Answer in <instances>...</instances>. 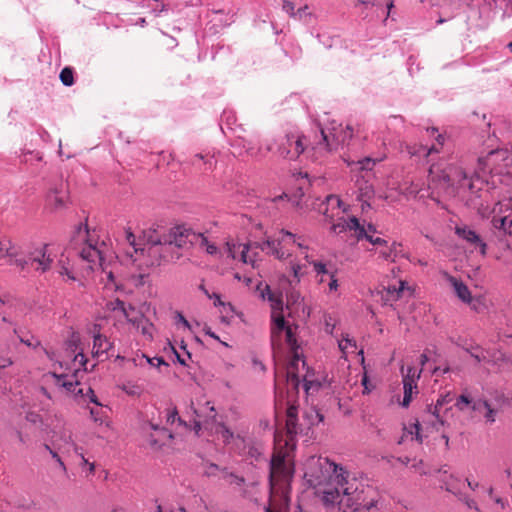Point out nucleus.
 Returning <instances> with one entry per match:
<instances>
[{
    "label": "nucleus",
    "mask_w": 512,
    "mask_h": 512,
    "mask_svg": "<svg viewBox=\"0 0 512 512\" xmlns=\"http://www.w3.org/2000/svg\"><path fill=\"white\" fill-rule=\"evenodd\" d=\"M304 478L329 512H355L361 506L362 491L348 473L326 457L311 456L304 463Z\"/></svg>",
    "instance_id": "obj_1"
},
{
    "label": "nucleus",
    "mask_w": 512,
    "mask_h": 512,
    "mask_svg": "<svg viewBox=\"0 0 512 512\" xmlns=\"http://www.w3.org/2000/svg\"><path fill=\"white\" fill-rule=\"evenodd\" d=\"M484 181L476 172L468 177L467 173L457 165H447L440 168L432 165L429 169V189L432 193H442L446 196H466L467 193L477 194L483 187Z\"/></svg>",
    "instance_id": "obj_2"
},
{
    "label": "nucleus",
    "mask_w": 512,
    "mask_h": 512,
    "mask_svg": "<svg viewBox=\"0 0 512 512\" xmlns=\"http://www.w3.org/2000/svg\"><path fill=\"white\" fill-rule=\"evenodd\" d=\"M320 135L321 140L317 142L312 149L315 151L316 155L324 156L336 149L338 145L348 144L353 136V129L349 125L342 127L340 124L337 128H333V132L330 133L333 138L332 141L329 140L328 134H326L322 128L320 129Z\"/></svg>",
    "instance_id": "obj_3"
},
{
    "label": "nucleus",
    "mask_w": 512,
    "mask_h": 512,
    "mask_svg": "<svg viewBox=\"0 0 512 512\" xmlns=\"http://www.w3.org/2000/svg\"><path fill=\"white\" fill-rule=\"evenodd\" d=\"M284 331H285V335H286V342L290 346V348L293 352V357L286 369L287 383L295 392H297L299 383H300L299 376H298V370H299L298 366H299V363L301 362L302 367H305V361L302 360V356L298 353L297 340H296V337H295L292 327L288 325L284 329Z\"/></svg>",
    "instance_id": "obj_4"
},
{
    "label": "nucleus",
    "mask_w": 512,
    "mask_h": 512,
    "mask_svg": "<svg viewBox=\"0 0 512 512\" xmlns=\"http://www.w3.org/2000/svg\"><path fill=\"white\" fill-rule=\"evenodd\" d=\"M88 233L87 225L80 224L78 226L74 240L77 239L78 241L84 242V246L79 251V256L89 264L90 269H94L96 265L103 267L104 258L102 251L96 245L92 244L91 240L87 239Z\"/></svg>",
    "instance_id": "obj_5"
},
{
    "label": "nucleus",
    "mask_w": 512,
    "mask_h": 512,
    "mask_svg": "<svg viewBox=\"0 0 512 512\" xmlns=\"http://www.w3.org/2000/svg\"><path fill=\"white\" fill-rule=\"evenodd\" d=\"M492 214L493 227L512 235V198L498 202Z\"/></svg>",
    "instance_id": "obj_6"
},
{
    "label": "nucleus",
    "mask_w": 512,
    "mask_h": 512,
    "mask_svg": "<svg viewBox=\"0 0 512 512\" xmlns=\"http://www.w3.org/2000/svg\"><path fill=\"white\" fill-rule=\"evenodd\" d=\"M140 252L141 256L146 257L144 264L147 267L159 266L162 261H170L174 259V256L170 254V246H166L165 243L162 245H150L144 248H135V253Z\"/></svg>",
    "instance_id": "obj_7"
},
{
    "label": "nucleus",
    "mask_w": 512,
    "mask_h": 512,
    "mask_svg": "<svg viewBox=\"0 0 512 512\" xmlns=\"http://www.w3.org/2000/svg\"><path fill=\"white\" fill-rule=\"evenodd\" d=\"M305 151L302 137L299 134L290 133L285 135L279 143V155L288 160L297 159Z\"/></svg>",
    "instance_id": "obj_8"
},
{
    "label": "nucleus",
    "mask_w": 512,
    "mask_h": 512,
    "mask_svg": "<svg viewBox=\"0 0 512 512\" xmlns=\"http://www.w3.org/2000/svg\"><path fill=\"white\" fill-rule=\"evenodd\" d=\"M191 410L195 416L193 420V429L196 434L199 433L202 427L208 428L216 422L217 412L209 401H206L204 405L199 408H195L193 403H191Z\"/></svg>",
    "instance_id": "obj_9"
},
{
    "label": "nucleus",
    "mask_w": 512,
    "mask_h": 512,
    "mask_svg": "<svg viewBox=\"0 0 512 512\" xmlns=\"http://www.w3.org/2000/svg\"><path fill=\"white\" fill-rule=\"evenodd\" d=\"M292 477V470L287 465L285 457L274 454L270 461V483L274 487L280 483H287Z\"/></svg>",
    "instance_id": "obj_10"
},
{
    "label": "nucleus",
    "mask_w": 512,
    "mask_h": 512,
    "mask_svg": "<svg viewBox=\"0 0 512 512\" xmlns=\"http://www.w3.org/2000/svg\"><path fill=\"white\" fill-rule=\"evenodd\" d=\"M47 249L48 245L42 244L28 252V262H30V266L41 273L48 271L53 262Z\"/></svg>",
    "instance_id": "obj_11"
},
{
    "label": "nucleus",
    "mask_w": 512,
    "mask_h": 512,
    "mask_svg": "<svg viewBox=\"0 0 512 512\" xmlns=\"http://www.w3.org/2000/svg\"><path fill=\"white\" fill-rule=\"evenodd\" d=\"M355 187L357 189V199L360 201L362 211L370 208V200L375 195L374 186L370 179L365 175H360L355 180Z\"/></svg>",
    "instance_id": "obj_12"
},
{
    "label": "nucleus",
    "mask_w": 512,
    "mask_h": 512,
    "mask_svg": "<svg viewBox=\"0 0 512 512\" xmlns=\"http://www.w3.org/2000/svg\"><path fill=\"white\" fill-rule=\"evenodd\" d=\"M68 199V189L66 185L61 182L49 190L46 196V203L52 211H57L66 207Z\"/></svg>",
    "instance_id": "obj_13"
},
{
    "label": "nucleus",
    "mask_w": 512,
    "mask_h": 512,
    "mask_svg": "<svg viewBox=\"0 0 512 512\" xmlns=\"http://www.w3.org/2000/svg\"><path fill=\"white\" fill-rule=\"evenodd\" d=\"M421 372L422 369L417 372L414 367H408L407 373L403 375L404 396L401 403L403 407L409 406L414 390L417 393V380L420 378Z\"/></svg>",
    "instance_id": "obj_14"
},
{
    "label": "nucleus",
    "mask_w": 512,
    "mask_h": 512,
    "mask_svg": "<svg viewBox=\"0 0 512 512\" xmlns=\"http://www.w3.org/2000/svg\"><path fill=\"white\" fill-rule=\"evenodd\" d=\"M472 410L482 414L486 422L492 424L496 421L497 414L500 410L499 401L477 399L473 401Z\"/></svg>",
    "instance_id": "obj_15"
},
{
    "label": "nucleus",
    "mask_w": 512,
    "mask_h": 512,
    "mask_svg": "<svg viewBox=\"0 0 512 512\" xmlns=\"http://www.w3.org/2000/svg\"><path fill=\"white\" fill-rule=\"evenodd\" d=\"M190 233L188 230L180 227L172 228L168 234L164 236V243L166 246H170V254H172L174 248H183L187 243L191 242L188 240Z\"/></svg>",
    "instance_id": "obj_16"
},
{
    "label": "nucleus",
    "mask_w": 512,
    "mask_h": 512,
    "mask_svg": "<svg viewBox=\"0 0 512 512\" xmlns=\"http://www.w3.org/2000/svg\"><path fill=\"white\" fill-rule=\"evenodd\" d=\"M455 233L470 245H473L475 248H479L480 253L483 256L486 255L487 245L474 230L468 226H457L455 228Z\"/></svg>",
    "instance_id": "obj_17"
},
{
    "label": "nucleus",
    "mask_w": 512,
    "mask_h": 512,
    "mask_svg": "<svg viewBox=\"0 0 512 512\" xmlns=\"http://www.w3.org/2000/svg\"><path fill=\"white\" fill-rule=\"evenodd\" d=\"M447 280L453 288L455 295L465 304L472 302V296L467 285L460 279L454 276H447Z\"/></svg>",
    "instance_id": "obj_18"
},
{
    "label": "nucleus",
    "mask_w": 512,
    "mask_h": 512,
    "mask_svg": "<svg viewBox=\"0 0 512 512\" xmlns=\"http://www.w3.org/2000/svg\"><path fill=\"white\" fill-rule=\"evenodd\" d=\"M260 295L263 299L267 298L271 303V313H282L283 300L281 294L271 292L269 285H265L264 289L260 290Z\"/></svg>",
    "instance_id": "obj_19"
},
{
    "label": "nucleus",
    "mask_w": 512,
    "mask_h": 512,
    "mask_svg": "<svg viewBox=\"0 0 512 512\" xmlns=\"http://www.w3.org/2000/svg\"><path fill=\"white\" fill-rule=\"evenodd\" d=\"M112 348V343L109 341V339L98 333L94 335L93 339V350L92 354L95 357H101L103 355H106L107 352Z\"/></svg>",
    "instance_id": "obj_20"
},
{
    "label": "nucleus",
    "mask_w": 512,
    "mask_h": 512,
    "mask_svg": "<svg viewBox=\"0 0 512 512\" xmlns=\"http://www.w3.org/2000/svg\"><path fill=\"white\" fill-rule=\"evenodd\" d=\"M57 384L63 388H65L68 392L73 393L74 395H83L82 388H79L80 383L75 380V376H67V375H58Z\"/></svg>",
    "instance_id": "obj_21"
},
{
    "label": "nucleus",
    "mask_w": 512,
    "mask_h": 512,
    "mask_svg": "<svg viewBox=\"0 0 512 512\" xmlns=\"http://www.w3.org/2000/svg\"><path fill=\"white\" fill-rule=\"evenodd\" d=\"M351 225L354 228L355 236L358 240L365 239L369 237V235H374L376 233V227L373 224H368L367 226L361 225L359 220L356 217H351Z\"/></svg>",
    "instance_id": "obj_22"
},
{
    "label": "nucleus",
    "mask_w": 512,
    "mask_h": 512,
    "mask_svg": "<svg viewBox=\"0 0 512 512\" xmlns=\"http://www.w3.org/2000/svg\"><path fill=\"white\" fill-rule=\"evenodd\" d=\"M406 287L405 281H399V286L396 285H389L386 288H384V294L382 296L385 303L397 301L400 297L402 292L404 291Z\"/></svg>",
    "instance_id": "obj_23"
},
{
    "label": "nucleus",
    "mask_w": 512,
    "mask_h": 512,
    "mask_svg": "<svg viewBox=\"0 0 512 512\" xmlns=\"http://www.w3.org/2000/svg\"><path fill=\"white\" fill-rule=\"evenodd\" d=\"M453 401V394L451 392H447L445 395H442L436 402V405L434 407L429 406L428 407V414L435 417L437 422L440 425H443V420L439 417V408L449 404Z\"/></svg>",
    "instance_id": "obj_24"
},
{
    "label": "nucleus",
    "mask_w": 512,
    "mask_h": 512,
    "mask_svg": "<svg viewBox=\"0 0 512 512\" xmlns=\"http://www.w3.org/2000/svg\"><path fill=\"white\" fill-rule=\"evenodd\" d=\"M443 146H439L437 143L433 144L431 147L427 148L423 145L417 146H407V151L411 156H429L433 153H439Z\"/></svg>",
    "instance_id": "obj_25"
},
{
    "label": "nucleus",
    "mask_w": 512,
    "mask_h": 512,
    "mask_svg": "<svg viewBox=\"0 0 512 512\" xmlns=\"http://www.w3.org/2000/svg\"><path fill=\"white\" fill-rule=\"evenodd\" d=\"M244 449H245V454L249 458L254 459V460H259L263 455L264 446L262 443H260L258 441L248 440L245 443Z\"/></svg>",
    "instance_id": "obj_26"
},
{
    "label": "nucleus",
    "mask_w": 512,
    "mask_h": 512,
    "mask_svg": "<svg viewBox=\"0 0 512 512\" xmlns=\"http://www.w3.org/2000/svg\"><path fill=\"white\" fill-rule=\"evenodd\" d=\"M271 319V337L274 339L276 336L280 335L288 325L282 313H271Z\"/></svg>",
    "instance_id": "obj_27"
},
{
    "label": "nucleus",
    "mask_w": 512,
    "mask_h": 512,
    "mask_svg": "<svg viewBox=\"0 0 512 512\" xmlns=\"http://www.w3.org/2000/svg\"><path fill=\"white\" fill-rule=\"evenodd\" d=\"M123 316L129 323H131L136 328H139L140 323L143 322L144 314L140 311H137L134 306L129 305L126 311L123 313Z\"/></svg>",
    "instance_id": "obj_28"
},
{
    "label": "nucleus",
    "mask_w": 512,
    "mask_h": 512,
    "mask_svg": "<svg viewBox=\"0 0 512 512\" xmlns=\"http://www.w3.org/2000/svg\"><path fill=\"white\" fill-rule=\"evenodd\" d=\"M384 157L381 158H371V157H365L358 161H352L349 162V166L355 165L359 170L362 171H370L373 169V167L380 161H382Z\"/></svg>",
    "instance_id": "obj_29"
},
{
    "label": "nucleus",
    "mask_w": 512,
    "mask_h": 512,
    "mask_svg": "<svg viewBox=\"0 0 512 512\" xmlns=\"http://www.w3.org/2000/svg\"><path fill=\"white\" fill-rule=\"evenodd\" d=\"M165 235L166 234H160V232L157 229L153 228L144 231V239L147 242L146 246L164 244Z\"/></svg>",
    "instance_id": "obj_30"
},
{
    "label": "nucleus",
    "mask_w": 512,
    "mask_h": 512,
    "mask_svg": "<svg viewBox=\"0 0 512 512\" xmlns=\"http://www.w3.org/2000/svg\"><path fill=\"white\" fill-rule=\"evenodd\" d=\"M251 246L252 245H250V244H240L239 245V247H242V250H241V253H240V260L243 263H249L253 267H255V263H256L257 258H258V253L254 252L252 254H248L249 251L252 249Z\"/></svg>",
    "instance_id": "obj_31"
},
{
    "label": "nucleus",
    "mask_w": 512,
    "mask_h": 512,
    "mask_svg": "<svg viewBox=\"0 0 512 512\" xmlns=\"http://www.w3.org/2000/svg\"><path fill=\"white\" fill-rule=\"evenodd\" d=\"M282 241H284V236L282 238L277 239V240H273V245H270V247L268 248L269 249L268 253L272 254L273 256H275L279 260H283V259H286V258L290 257V254L286 253L281 248V242Z\"/></svg>",
    "instance_id": "obj_32"
},
{
    "label": "nucleus",
    "mask_w": 512,
    "mask_h": 512,
    "mask_svg": "<svg viewBox=\"0 0 512 512\" xmlns=\"http://www.w3.org/2000/svg\"><path fill=\"white\" fill-rule=\"evenodd\" d=\"M243 147L245 148L246 153L254 159L260 160L266 155L261 146L255 147L251 142L245 143Z\"/></svg>",
    "instance_id": "obj_33"
},
{
    "label": "nucleus",
    "mask_w": 512,
    "mask_h": 512,
    "mask_svg": "<svg viewBox=\"0 0 512 512\" xmlns=\"http://www.w3.org/2000/svg\"><path fill=\"white\" fill-rule=\"evenodd\" d=\"M330 230L335 234H340L347 230L354 231V228H352L351 225V217L348 220L341 219L339 222L333 224Z\"/></svg>",
    "instance_id": "obj_34"
},
{
    "label": "nucleus",
    "mask_w": 512,
    "mask_h": 512,
    "mask_svg": "<svg viewBox=\"0 0 512 512\" xmlns=\"http://www.w3.org/2000/svg\"><path fill=\"white\" fill-rule=\"evenodd\" d=\"M140 329L143 336H145L148 340L153 339V333L155 327L152 322H150L145 316H143V322L140 323Z\"/></svg>",
    "instance_id": "obj_35"
},
{
    "label": "nucleus",
    "mask_w": 512,
    "mask_h": 512,
    "mask_svg": "<svg viewBox=\"0 0 512 512\" xmlns=\"http://www.w3.org/2000/svg\"><path fill=\"white\" fill-rule=\"evenodd\" d=\"M16 255L17 252L10 240L0 241V258H4L6 256L15 257Z\"/></svg>",
    "instance_id": "obj_36"
},
{
    "label": "nucleus",
    "mask_w": 512,
    "mask_h": 512,
    "mask_svg": "<svg viewBox=\"0 0 512 512\" xmlns=\"http://www.w3.org/2000/svg\"><path fill=\"white\" fill-rule=\"evenodd\" d=\"M166 422L167 424H174L178 422L180 425L187 427V423L178 416V411L176 407L167 410L166 414Z\"/></svg>",
    "instance_id": "obj_37"
},
{
    "label": "nucleus",
    "mask_w": 512,
    "mask_h": 512,
    "mask_svg": "<svg viewBox=\"0 0 512 512\" xmlns=\"http://www.w3.org/2000/svg\"><path fill=\"white\" fill-rule=\"evenodd\" d=\"M60 80L65 86H71L74 83L73 69L65 67L60 72Z\"/></svg>",
    "instance_id": "obj_38"
},
{
    "label": "nucleus",
    "mask_w": 512,
    "mask_h": 512,
    "mask_svg": "<svg viewBox=\"0 0 512 512\" xmlns=\"http://www.w3.org/2000/svg\"><path fill=\"white\" fill-rule=\"evenodd\" d=\"M286 430L289 440H292L293 437L297 434V418L286 419Z\"/></svg>",
    "instance_id": "obj_39"
},
{
    "label": "nucleus",
    "mask_w": 512,
    "mask_h": 512,
    "mask_svg": "<svg viewBox=\"0 0 512 512\" xmlns=\"http://www.w3.org/2000/svg\"><path fill=\"white\" fill-rule=\"evenodd\" d=\"M305 259L310 263L309 256L306 254ZM317 275H329L332 273L326 268V264L322 262H311Z\"/></svg>",
    "instance_id": "obj_40"
},
{
    "label": "nucleus",
    "mask_w": 512,
    "mask_h": 512,
    "mask_svg": "<svg viewBox=\"0 0 512 512\" xmlns=\"http://www.w3.org/2000/svg\"><path fill=\"white\" fill-rule=\"evenodd\" d=\"M469 405L472 406L473 401L466 395H460L455 403V406L461 411L465 410Z\"/></svg>",
    "instance_id": "obj_41"
},
{
    "label": "nucleus",
    "mask_w": 512,
    "mask_h": 512,
    "mask_svg": "<svg viewBox=\"0 0 512 512\" xmlns=\"http://www.w3.org/2000/svg\"><path fill=\"white\" fill-rule=\"evenodd\" d=\"M350 347L356 348V342L348 336L339 341V349L343 353H346Z\"/></svg>",
    "instance_id": "obj_42"
},
{
    "label": "nucleus",
    "mask_w": 512,
    "mask_h": 512,
    "mask_svg": "<svg viewBox=\"0 0 512 512\" xmlns=\"http://www.w3.org/2000/svg\"><path fill=\"white\" fill-rule=\"evenodd\" d=\"M280 233L284 236V237H289L292 242L294 244H296L300 249H307L308 247L305 246L303 244V242L299 241L300 240V237H296L295 234L291 233L290 231H287V230H281Z\"/></svg>",
    "instance_id": "obj_43"
},
{
    "label": "nucleus",
    "mask_w": 512,
    "mask_h": 512,
    "mask_svg": "<svg viewBox=\"0 0 512 512\" xmlns=\"http://www.w3.org/2000/svg\"><path fill=\"white\" fill-rule=\"evenodd\" d=\"M218 433L221 435L224 442H227V443L230 442L231 439H233V437H234L233 432L223 424L220 425V430L218 431Z\"/></svg>",
    "instance_id": "obj_44"
},
{
    "label": "nucleus",
    "mask_w": 512,
    "mask_h": 512,
    "mask_svg": "<svg viewBox=\"0 0 512 512\" xmlns=\"http://www.w3.org/2000/svg\"><path fill=\"white\" fill-rule=\"evenodd\" d=\"M143 357L146 358L147 362L153 366V367H160L161 365L168 366V363L164 360L163 357H148L146 355H143Z\"/></svg>",
    "instance_id": "obj_45"
},
{
    "label": "nucleus",
    "mask_w": 512,
    "mask_h": 512,
    "mask_svg": "<svg viewBox=\"0 0 512 512\" xmlns=\"http://www.w3.org/2000/svg\"><path fill=\"white\" fill-rule=\"evenodd\" d=\"M384 249L380 251V256L386 261H395V256L393 255V248H389L387 245L383 246Z\"/></svg>",
    "instance_id": "obj_46"
},
{
    "label": "nucleus",
    "mask_w": 512,
    "mask_h": 512,
    "mask_svg": "<svg viewBox=\"0 0 512 512\" xmlns=\"http://www.w3.org/2000/svg\"><path fill=\"white\" fill-rule=\"evenodd\" d=\"M200 245L205 247L206 252L208 254H215L217 252V247L213 243H209L207 238L201 237Z\"/></svg>",
    "instance_id": "obj_47"
},
{
    "label": "nucleus",
    "mask_w": 512,
    "mask_h": 512,
    "mask_svg": "<svg viewBox=\"0 0 512 512\" xmlns=\"http://www.w3.org/2000/svg\"><path fill=\"white\" fill-rule=\"evenodd\" d=\"M19 339L23 344L27 345L28 347H32L34 349L41 347V342L38 339L34 338L33 336H31V338L29 339H25L23 337H19Z\"/></svg>",
    "instance_id": "obj_48"
},
{
    "label": "nucleus",
    "mask_w": 512,
    "mask_h": 512,
    "mask_svg": "<svg viewBox=\"0 0 512 512\" xmlns=\"http://www.w3.org/2000/svg\"><path fill=\"white\" fill-rule=\"evenodd\" d=\"M251 246V248L253 249H261L262 251H264L265 249L269 248L270 245H273V240L271 239H267L263 242H253V243H249Z\"/></svg>",
    "instance_id": "obj_49"
},
{
    "label": "nucleus",
    "mask_w": 512,
    "mask_h": 512,
    "mask_svg": "<svg viewBox=\"0 0 512 512\" xmlns=\"http://www.w3.org/2000/svg\"><path fill=\"white\" fill-rule=\"evenodd\" d=\"M303 381H304V389H305V391L307 393H309V391L311 389L317 390L320 387V383L319 382H315L313 380H309L307 378V376L304 377Z\"/></svg>",
    "instance_id": "obj_50"
},
{
    "label": "nucleus",
    "mask_w": 512,
    "mask_h": 512,
    "mask_svg": "<svg viewBox=\"0 0 512 512\" xmlns=\"http://www.w3.org/2000/svg\"><path fill=\"white\" fill-rule=\"evenodd\" d=\"M283 10L292 17H296L294 4L289 0H283Z\"/></svg>",
    "instance_id": "obj_51"
},
{
    "label": "nucleus",
    "mask_w": 512,
    "mask_h": 512,
    "mask_svg": "<svg viewBox=\"0 0 512 512\" xmlns=\"http://www.w3.org/2000/svg\"><path fill=\"white\" fill-rule=\"evenodd\" d=\"M303 266L300 264H292L291 265V271L293 273L294 278L297 282L300 281V277L304 274V271H302Z\"/></svg>",
    "instance_id": "obj_52"
},
{
    "label": "nucleus",
    "mask_w": 512,
    "mask_h": 512,
    "mask_svg": "<svg viewBox=\"0 0 512 512\" xmlns=\"http://www.w3.org/2000/svg\"><path fill=\"white\" fill-rule=\"evenodd\" d=\"M111 305H112V310L113 311L119 310L122 314L128 308V306H126L125 303L122 300H120V299H116L113 303H111Z\"/></svg>",
    "instance_id": "obj_53"
},
{
    "label": "nucleus",
    "mask_w": 512,
    "mask_h": 512,
    "mask_svg": "<svg viewBox=\"0 0 512 512\" xmlns=\"http://www.w3.org/2000/svg\"><path fill=\"white\" fill-rule=\"evenodd\" d=\"M368 240L371 244L377 245V246H386L387 241L380 237H375L374 235H369V237L365 238Z\"/></svg>",
    "instance_id": "obj_54"
},
{
    "label": "nucleus",
    "mask_w": 512,
    "mask_h": 512,
    "mask_svg": "<svg viewBox=\"0 0 512 512\" xmlns=\"http://www.w3.org/2000/svg\"><path fill=\"white\" fill-rule=\"evenodd\" d=\"M45 448L50 452V454L52 455V457L58 462L60 468L66 472V466L65 464L63 463V461L61 460V458L59 457V455L53 451L48 445H45Z\"/></svg>",
    "instance_id": "obj_55"
},
{
    "label": "nucleus",
    "mask_w": 512,
    "mask_h": 512,
    "mask_svg": "<svg viewBox=\"0 0 512 512\" xmlns=\"http://www.w3.org/2000/svg\"><path fill=\"white\" fill-rule=\"evenodd\" d=\"M239 245L240 244L227 243L228 256L231 257L232 259L236 258V250L241 248V247H239Z\"/></svg>",
    "instance_id": "obj_56"
},
{
    "label": "nucleus",
    "mask_w": 512,
    "mask_h": 512,
    "mask_svg": "<svg viewBox=\"0 0 512 512\" xmlns=\"http://www.w3.org/2000/svg\"><path fill=\"white\" fill-rule=\"evenodd\" d=\"M145 277H146L145 274H139V275H136V276H132L131 280L133 281V283H134V285L136 287H139V286L144 285Z\"/></svg>",
    "instance_id": "obj_57"
},
{
    "label": "nucleus",
    "mask_w": 512,
    "mask_h": 512,
    "mask_svg": "<svg viewBox=\"0 0 512 512\" xmlns=\"http://www.w3.org/2000/svg\"><path fill=\"white\" fill-rule=\"evenodd\" d=\"M362 385L364 387L363 394H369L373 389L366 374L362 378Z\"/></svg>",
    "instance_id": "obj_58"
},
{
    "label": "nucleus",
    "mask_w": 512,
    "mask_h": 512,
    "mask_svg": "<svg viewBox=\"0 0 512 512\" xmlns=\"http://www.w3.org/2000/svg\"><path fill=\"white\" fill-rule=\"evenodd\" d=\"M329 276H330V281H329V283H328L329 291H331V292H332V291H336V290H337V288H338V281H337V279L335 278V275H334V273H333V272H332V273H330V274H329Z\"/></svg>",
    "instance_id": "obj_59"
},
{
    "label": "nucleus",
    "mask_w": 512,
    "mask_h": 512,
    "mask_svg": "<svg viewBox=\"0 0 512 512\" xmlns=\"http://www.w3.org/2000/svg\"><path fill=\"white\" fill-rule=\"evenodd\" d=\"M59 274L62 276H67L69 280H75V276L73 275V273L64 265L60 267Z\"/></svg>",
    "instance_id": "obj_60"
},
{
    "label": "nucleus",
    "mask_w": 512,
    "mask_h": 512,
    "mask_svg": "<svg viewBox=\"0 0 512 512\" xmlns=\"http://www.w3.org/2000/svg\"><path fill=\"white\" fill-rule=\"evenodd\" d=\"M86 396L89 398L90 402H92L98 406H101V404L98 402V399H97L92 388H88Z\"/></svg>",
    "instance_id": "obj_61"
},
{
    "label": "nucleus",
    "mask_w": 512,
    "mask_h": 512,
    "mask_svg": "<svg viewBox=\"0 0 512 512\" xmlns=\"http://www.w3.org/2000/svg\"><path fill=\"white\" fill-rule=\"evenodd\" d=\"M286 416L287 418H297V406L295 405H290L288 408H287V413H286Z\"/></svg>",
    "instance_id": "obj_62"
},
{
    "label": "nucleus",
    "mask_w": 512,
    "mask_h": 512,
    "mask_svg": "<svg viewBox=\"0 0 512 512\" xmlns=\"http://www.w3.org/2000/svg\"><path fill=\"white\" fill-rule=\"evenodd\" d=\"M229 478H230V483H234L236 485H242L244 483V478L243 477H240V476H237V475H234V474H229Z\"/></svg>",
    "instance_id": "obj_63"
},
{
    "label": "nucleus",
    "mask_w": 512,
    "mask_h": 512,
    "mask_svg": "<svg viewBox=\"0 0 512 512\" xmlns=\"http://www.w3.org/2000/svg\"><path fill=\"white\" fill-rule=\"evenodd\" d=\"M90 414L95 422H99V423L103 422L102 415L98 410L91 409Z\"/></svg>",
    "instance_id": "obj_64"
}]
</instances>
